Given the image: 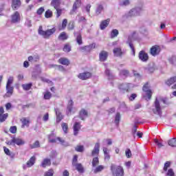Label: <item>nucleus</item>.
<instances>
[{
	"mask_svg": "<svg viewBox=\"0 0 176 176\" xmlns=\"http://www.w3.org/2000/svg\"><path fill=\"white\" fill-rule=\"evenodd\" d=\"M14 80V78L13 76H10L8 79L6 86V93L4 95V97H6V98H9V97H12V96H13V91L14 90V87H13L12 85Z\"/></svg>",
	"mask_w": 176,
	"mask_h": 176,
	"instance_id": "1",
	"label": "nucleus"
},
{
	"mask_svg": "<svg viewBox=\"0 0 176 176\" xmlns=\"http://www.w3.org/2000/svg\"><path fill=\"white\" fill-rule=\"evenodd\" d=\"M54 32H56L55 28H53L52 29H48L45 31L43 30V29L42 28V26H40L38 28V35H41V36L45 38V39H49V38H50V36H52V35H53Z\"/></svg>",
	"mask_w": 176,
	"mask_h": 176,
	"instance_id": "2",
	"label": "nucleus"
},
{
	"mask_svg": "<svg viewBox=\"0 0 176 176\" xmlns=\"http://www.w3.org/2000/svg\"><path fill=\"white\" fill-rule=\"evenodd\" d=\"M12 140L6 142L7 145H11L14 146V145H17L18 146H21V145H24L25 144V141L20 138H16L14 135L11 137Z\"/></svg>",
	"mask_w": 176,
	"mask_h": 176,
	"instance_id": "3",
	"label": "nucleus"
},
{
	"mask_svg": "<svg viewBox=\"0 0 176 176\" xmlns=\"http://www.w3.org/2000/svg\"><path fill=\"white\" fill-rule=\"evenodd\" d=\"M111 170L114 176H123L124 174V171L123 170V168L121 166H117L116 165L112 164L111 166Z\"/></svg>",
	"mask_w": 176,
	"mask_h": 176,
	"instance_id": "4",
	"label": "nucleus"
},
{
	"mask_svg": "<svg viewBox=\"0 0 176 176\" xmlns=\"http://www.w3.org/2000/svg\"><path fill=\"white\" fill-rule=\"evenodd\" d=\"M151 86L149 83L146 82L142 88L143 91H144L145 95L144 96V98H146V101H149L151 98H152V91L150 89Z\"/></svg>",
	"mask_w": 176,
	"mask_h": 176,
	"instance_id": "5",
	"label": "nucleus"
},
{
	"mask_svg": "<svg viewBox=\"0 0 176 176\" xmlns=\"http://www.w3.org/2000/svg\"><path fill=\"white\" fill-rule=\"evenodd\" d=\"M153 107L154 109H153V113H155V115H158L162 117V107L160 106V102H159V100H157V98H155Z\"/></svg>",
	"mask_w": 176,
	"mask_h": 176,
	"instance_id": "6",
	"label": "nucleus"
},
{
	"mask_svg": "<svg viewBox=\"0 0 176 176\" xmlns=\"http://www.w3.org/2000/svg\"><path fill=\"white\" fill-rule=\"evenodd\" d=\"M133 87H134V85L131 83H122L118 86V89L122 93L130 91V90L133 89Z\"/></svg>",
	"mask_w": 176,
	"mask_h": 176,
	"instance_id": "7",
	"label": "nucleus"
},
{
	"mask_svg": "<svg viewBox=\"0 0 176 176\" xmlns=\"http://www.w3.org/2000/svg\"><path fill=\"white\" fill-rule=\"evenodd\" d=\"M142 10H143L142 7H136L135 8H133L129 12L128 16L129 17L140 16V14H141V13L142 12Z\"/></svg>",
	"mask_w": 176,
	"mask_h": 176,
	"instance_id": "8",
	"label": "nucleus"
},
{
	"mask_svg": "<svg viewBox=\"0 0 176 176\" xmlns=\"http://www.w3.org/2000/svg\"><path fill=\"white\" fill-rule=\"evenodd\" d=\"M160 47L157 45H153L150 49V54L153 57H156V56H159L161 52Z\"/></svg>",
	"mask_w": 176,
	"mask_h": 176,
	"instance_id": "9",
	"label": "nucleus"
},
{
	"mask_svg": "<svg viewBox=\"0 0 176 176\" xmlns=\"http://www.w3.org/2000/svg\"><path fill=\"white\" fill-rule=\"evenodd\" d=\"M138 58L142 63H146L149 60V56L144 50H142L138 54Z\"/></svg>",
	"mask_w": 176,
	"mask_h": 176,
	"instance_id": "10",
	"label": "nucleus"
},
{
	"mask_svg": "<svg viewBox=\"0 0 176 176\" xmlns=\"http://www.w3.org/2000/svg\"><path fill=\"white\" fill-rule=\"evenodd\" d=\"M126 43L131 50L132 56H133V57L135 56V48H134V45H133V36H129Z\"/></svg>",
	"mask_w": 176,
	"mask_h": 176,
	"instance_id": "11",
	"label": "nucleus"
},
{
	"mask_svg": "<svg viewBox=\"0 0 176 176\" xmlns=\"http://www.w3.org/2000/svg\"><path fill=\"white\" fill-rule=\"evenodd\" d=\"M20 13L19 12H15L12 15H11V23L13 24H16V23H20Z\"/></svg>",
	"mask_w": 176,
	"mask_h": 176,
	"instance_id": "12",
	"label": "nucleus"
},
{
	"mask_svg": "<svg viewBox=\"0 0 176 176\" xmlns=\"http://www.w3.org/2000/svg\"><path fill=\"white\" fill-rule=\"evenodd\" d=\"M78 78L79 79H81V80H86L87 79H89V78H91V73L89 72H85L83 73H80L78 75Z\"/></svg>",
	"mask_w": 176,
	"mask_h": 176,
	"instance_id": "13",
	"label": "nucleus"
},
{
	"mask_svg": "<svg viewBox=\"0 0 176 176\" xmlns=\"http://www.w3.org/2000/svg\"><path fill=\"white\" fill-rule=\"evenodd\" d=\"M98 155H100V143L97 142L91 151V156H98Z\"/></svg>",
	"mask_w": 176,
	"mask_h": 176,
	"instance_id": "14",
	"label": "nucleus"
},
{
	"mask_svg": "<svg viewBox=\"0 0 176 176\" xmlns=\"http://www.w3.org/2000/svg\"><path fill=\"white\" fill-rule=\"evenodd\" d=\"M53 137V134H51L48 137L49 142H51V144H54L57 142V141H60L62 145H64V142H65L64 140L61 139V138H52Z\"/></svg>",
	"mask_w": 176,
	"mask_h": 176,
	"instance_id": "15",
	"label": "nucleus"
},
{
	"mask_svg": "<svg viewBox=\"0 0 176 176\" xmlns=\"http://www.w3.org/2000/svg\"><path fill=\"white\" fill-rule=\"evenodd\" d=\"M74 108V101L72 100H69L67 109H66V113L68 116L71 115V112H72V109Z\"/></svg>",
	"mask_w": 176,
	"mask_h": 176,
	"instance_id": "16",
	"label": "nucleus"
},
{
	"mask_svg": "<svg viewBox=\"0 0 176 176\" xmlns=\"http://www.w3.org/2000/svg\"><path fill=\"white\" fill-rule=\"evenodd\" d=\"M82 3V0H76L74 3L73 4L72 10L71 11V13H74L76 10H78L79 8H80V5Z\"/></svg>",
	"mask_w": 176,
	"mask_h": 176,
	"instance_id": "17",
	"label": "nucleus"
},
{
	"mask_svg": "<svg viewBox=\"0 0 176 176\" xmlns=\"http://www.w3.org/2000/svg\"><path fill=\"white\" fill-rule=\"evenodd\" d=\"M88 115L89 113L87 112V110L85 109H82L79 112V118L81 120H85V119L87 118Z\"/></svg>",
	"mask_w": 176,
	"mask_h": 176,
	"instance_id": "18",
	"label": "nucleus"
},
{
	"mask_svg": "<svg viewBox=\"0 0 176 176\" xmlns=\"http://www.w3.org/2000/svg\"><path fill=\"white\" fill-rule=\"evenodd\" d=\"M91 49H96V43H92L89 45L80 47V50H82V52H90Z\"/></svg>",
	"mask_w": 176,
	"mask_h": 176,
	"instance_id": "19",
	"label": "nucleus"
},
{
	"mask_svg": "<svg viewBox=\"0 0 176 176\" xmlns=\"http://www.w3.org/2000/svg\"><path fill=\"white\" fill-rule=\"evenodd\" d=\"M21 5V1H20V0H12V8L14 10H17Z\"/></svg>",
	"mask_w": 176,
	"mask_h": 176,
	"instance_id": "20",
	"label": "nucleus"
},
{
	"mask_svg": "<svg viewBox=\"0 0 176 176\" xmlns=\"http://www.w3.org/2000/svg\"><path fill=\"white\" fill-rule=\"evenodd\" d=\"M99 58L100 61H107V58H108V52L102 51L99 54Z\"/></svg>",
	"mask_w": 176,
	"mask_h": 176,
	"instance_id": "21",
	"label": "nucleus"
},
{
	"mask_svg": "<svg viewBox=\"0 0 176 176\" xmlns=\"http://www.w3.org/2000/svg\"><path fill=\"white\" fill-rule=\"evenodd\" d=\"M80 122H76L74 125V135H78L79 130H80Z\"/></svg>",
	"mask_w": 176,
	"mask_h": 176,
	"instance_id": "22",
	"label": "nucleus"
},
{
	"mask_svg": "<svg viewBox=\"0 0 176 176\" xmlns=\"http://www.w3.org/2000/svg\"><path fill=\"white\" fill-rule=\"evenodd\" d=\"M109 21H111V19H107L106 20L102 21L100 23V30H105L107 27L109 25Z\"/></svg>",
	"mask_w": 176,
	"mask_h": 176,
	"instance_id": "23",
	"label": "nucleus"
},
{
	"mask_svg": "<svg viewBox=\"0 0 176 176\" xmlns=\"http://www.w3.org/2000/svg\"><path fill=\"white\" fill-rule=\"evenodd\" d=\"M113 53L116 57H120V56L123 54V52H122V48L120 47L114 48Z\"/></svg>",
	"mask_w": 176,
	"mask_h": 176,
	"instance_id": "24",
	"label": "nucleus"
},
{
	"mask_svg": "<svg viewBox=\"0 0 176 176\" xmlns=\"http://www.w3.org/2000/svg\"><path fill=\"white\" fill-rule=\"evenodd\" d=\"M52 164V161L50 159L45 158L41 162V167H43L45 168L47 166H50Z\"/></svg>",
	"mask_w": 176,
	"mask_h": 176,
	"instance_id": "25",
	"label": "nucleus"
},
{
	"mask_svg": "<svg viewBox=\"0 0 176 176\" xmlns=\"http://www.w3.org/2000/svg\"><path fill=\"white\" fill-rule=\"evenodd\" d=\"M60 5H61V0H52L51 2V6H53L54 9L60 8Z\"/></svg>",
	"mask_w": 176,
	"mask_h": 176,
	"instance_id": "26",
	"label": "nucleus"
},
{
	"mask_svg": "<svg viewBox=\"0 0 176 176\" xmlns=\"http://www.w3.org/2000/svg\"><path fill=\"white\" fill-rule=\"evenodd\" d=\"M105 74L107 75L109 80H112L115 78V76L113 75V74H112V72H111V70H109V69L108 68H106Z\"/></svg>",
	"mask_w": 176,
	"mask_h": 176,
	"instance_id": "27",
	"label": "nucleus"
},
{
	"mask_svg": "<svg viewBox=\"0 0 176 176\" xmlns=\"http://www.w3.org/2000/svg\"><path fill=\"white\" fill-rule=\"evenodd\" d=\"M58 63L62 65H69V60L67 58H60L58 59Z\"/></svg>",
	"mask_w": 176,
	"mask_h": 176,
	"instance_id": "28",
	"label": "nucleus"
},
{
	"mask_svg": "<svg viewBox=\"0 0 176 176\" xmlns=\"http://www.w3.org/2000/svg\"><path fill=\"white\" fill-rule=\"evenodd\" d=\"M103 152L104 160H109V159H111V155H109V150H108V148L106 147H103Z\"/></svg>",
	"mask_w": 176,
	"mask_h": 176,
	"instance_id": "29",
	"label": "nucleus"
},
{
	"mask_svg": "<svg viewBox=\"0 0 176 176\" xmlns=\"http://www.w3.org/2000/svg\"><path fill=\"white\" fill-rule=\"evenodd\" d=\"M74 167H76V169L78 173H80L81 174L85 173V169L83 168V166H82V164H76V165H73Z\"/></svg>",
	"mask_w": 176,
	"mask_h": 176,
	"instance_id": "30",
	"label": "nucleus"
},
{
	"mask_svg": "<svg viewBox=\"0 0 176 176\" xmlns=\"http://www.w3.org/2000/svg\"><path fill=\"white\" fill-rule=\"evenodd\" d=\"M102 10H104V6L102 4H98L96 9V14L98 16L102 13Z\"/></svg>",
	"mask_w": 176,
	"mask_h": 176,
	"instance_id": "31",
	"label": "nucleus"
},
{
	"mask_svg": "<svg viewBox=\"0 0 176 176\" xmlns=\"http://www.w3.org/2000/svg\"><path fill=\"white\" fill-rule=\"evenodd\" d=\"M55 112L56 115V123H60V120H63V115L58 112V109H55Z\"/></svg>",
	"mask_w": 176,
	"mask_h": 176,
	"instance_id": "32",
	"label": "nucleus"
},
{
	"mask_svg": "<svg viewBox=\"0 0 176 176\" xmlns=\"http://www.w3.org/2000/svg\"><path fill=\"white\" fill-rule=\"evenodd\" d=\"M58 39L59 41H67V39H68V36L67 35V33H65V32H63L60 34Z\"/></svg>",
	"mask_w": 176,
	"mask_h": 176,
	"instance_id": "33",
	"label": "nucleus"
},
{
	"mask_svg": "<svg viewBox=\"0 0 176 176\" xmlns=\"http://www.w3.org/2000/svg\"><path fill=\"white\" fill-rule=\"evenodd\" d=\"M35 164V156H32L27 162V166L28 168L32 167Z\"/></svg>",
	"mask_w": 176,
	"mask_h": 176,
	"instance_id": "34",
	"label": "nucleus"
},
{
	"mask_svg": "<svg viewBox=\"0 0 176 176\" xmlns=\"http://www.w3.org/2000/svg\"><path fill=\"white\" fill-rule=\"evenodd\" d=\"M120 76L122 78H127L129 76V70L122 69L120 72Z\"/></svg>",
	"mask_w": 176,
	"mask_h": 176,
	"instance_id": "35",
	"label": "nucleus"
},
{
	"mask_svg": "<svg viewBox=\"0 0 176 176\" xmlns=\"http://www.w3.org/2000/svg\"><path fill=\"white\" fill-rule=\"evenodd\" d=\"M176 82V76L170 78L169 80L166 81V85L168 86H171V85H173V83H175Z\"/></svg>",
	"mask_w": 176,
	"mask_h": 176,
	"instance_id": "36",
	"label": "nucleus"
},
{
	"mask_svg": "<svg viewBox=\"0 0 176 176\" xmlns=\"http://www.w3.org/2000/svg\"><path fill=\"white\" fill-rule=\"evenodd\" d=\"M104 168H105V166H102V165H99L98 166H97L94 170V173L95 174H97V173H101V171H102V170H104Z\"/></svg>",
	"mask_w": 176,
	"mask_h": 176,
	"instance_id": "37",
	"label": "nucleus"
},
{
	"mask_svg": "<svg viewBox=\"0 0 176 176\" xmlns=\"http://www.w3.org/2000/svg\"><path fill=\"white\" fill-rule=\"evenodd\" d=\"M76 40L78 45H82V43H83V42L82 41V35L80 33L76 34Z\"/></svg>",
	"mask_w": 176,
	"mask_h": 176,
	"instance_id": "38",
	"label": "nucleus"
},
{
	"mask_svg": "<svg viewBox=\"0 0 176 176\" xmlns=\"http://www.w3.org/2000/svg\"><path fill=\"white\" fill-rule=\"evenodd\" d=\"M100 164V160H98V157H95L92 160V166L96 167Z\"/></svg>",
	"mask_w": 176,
	"mask_h": 176,
	"instance_id": "39",
	"label": "nucleus"
},
{
	"mask_svg": "<svg viewBox=\"0 0 176 176\" xmlns=\"http://www.w3.org/2000/svg\"><path fill=\"white\" fill-rule=\"evenodd\" d=\"M168 145L172 147H176V138L170 139L168 142Z\"/></svg>",
	"mask_w": 176,
	"mask_h": 176,
	"instance_id": "40",
	"label": "nucleus"
},
{
	"mask_svg": "<svg viewBox=\"0 0 176 176\" xmlns=\"http://www.w3.org/2000/svg\"><path fill=\"white\" fill-rule=\"evenodd\" d=\"M29 126H30V121L24 118L22 120V126H21L22 129H24L25 126L28 127Z\"/></svg>",
	"mask_w": 176,
	"mask_h": 176,
	"instance_id": "41",
	"label": "nucleus"
},
{
	"mask_svg": "<svg viewBox=\"0 0 176 176\" xmlns=\"http://www.w3.org/2000/svg\"><path fill=\"white\" fill-rule=\"evenodd\" d=\"M120 122V113H117L115 117V124L116 126H119Z\"/></svg>",
	"mask_w": 176,
	"mask_h": 176,
	"instance_id": "42",
	"label": "nucleus"
},
{
	"mask_svg": "<svg viewBox=\"0 0 176 176\" xmlns=\"http://www.w3.org/2000/svg\"><path fill=\"white\" fill-rule=\"evenodd\" d=\"M119 35V31L116 29H113L111 33V38H116Z\"/></svg>",
	"mask_w": 176,
	"mask_h": 176,
	"instance_id": "43",
	"label": "nucleus"
},
{
	"mask_svg": "<svg viewBox=\"0 0 176 176\" xmlns=\"http://www.w3.org/2000/svg\"><path fill=\"white\" fill-rule=\"evenodd\" d=\"M8 113L0 114V123H3L6 119H8Z\"/></svg>",
	"mask_w": 176,
	"mask_h": 176,
	"instance_id": "44",
	"label": "nucleus"
},
{
	"mask_svg": "<svg viewBox=\"0 0 176 176\" xmlns=\"http://www.w3.org/2000/svg\"><path fill=\"white\" fill-rule=\"evenodd\" d=\"M53 16V12L50 10H47L45 13V17L46 19H50V17Z\"/></svg>",
	"mask_w": 176,
	"mask_h": 176,
	"instance_id": "45",
	"label": "nucleus"
},
{
	"mask_svg": "<svg viewBox=\"0 0 176 176\" xmlns=\"http://www.w3.org/2000/svg\"><path fill=\"white\" fill-rule=\"evenodd\" d=\"M23 90L28 91L32 87V83L25 84L22 85Z\"/></svg>",
	"mask_w": 176,
	"mask_h": 176,
	"instance_id": "46",
	"label": "nucleus"
},
{
	"mask_svg": "<svg viewBox=\"0 0 176 176\" xmlns=\"http://www.w3.org/2000/svg\"><path fill=\"white\" fill-rule=\"evenodd\" d=\"M41 144H39V141H36L33 144H30L31 149H35V148H39Z\"/></svg>",
	"mask_w": 176,
	"mask_h": 176,
	"instance_id": "47",
	"label": "nucleus"
},
{
	"mask_svg": "<svg viewBox=\"0 0 176 176\" xmlns=\"http://www.w3.org/2000/svg\"><path fill=\"white\" fill-rule=\"evenodd\" d=\"M169 63L173 65H176V56H173L169 58Z\"/></svg>",
	"mask_w": 176,
	"mask_h": 176,
	"instance_id": "48",
	"label": "nucleus"
},
{
	"mask_svg": "<svg viewBox=\"0 0 176 176\" xmlns=\"http://www.w3.org/2000/svg\"><path fill=\"white\" fill-rule=\"evenodd\" d=\"M54 174V170L53 169H50L48 171L45 172L44 176H53Z\"/></svg>",
	"mask_w": 176,
	"mask_h": 176,
	"instance_id": "49",
	"label": "nucleus"
},
{
	"mask_svg": "<svg viewBox=\"0 0 176 176\" xmlns=\"http://www.w3.org/2000/svg\"><path fill=\"white\" fill-rule=\"evenodd\" d=\"M138 126L135 125V124H133V126L132 128V131H131V133H132V135L133 137L135 138V134L137 133V129H138Z\"/></svg>",
	"mask_w": 176,
	"mask_h": 176,
	"instance_id": "50",
	"label": "nucleus"
},
{
	"mask_svg": "<svg viewBox=\"0 0 176 176\" xmlns=\"http://www.w3.org/2000/svg\"><path fill=\"white\" fill-rule=\"evenodd\" d=\"M52 98V93L47 91L44 94V99L45 100H50Z\"/></svg>",
	"mask_w": 176,
	"mask_h": 176,
	"instance_id": "51",
	"label": "nucleus"
},
{
	"mask_svg": "<svg viewBox=\"0 0 176 176\" xmlns=\"http://www.w3.org/2000/svg\"><path fill=\"white\" fill-rule=\"evenodd\" d=\"M10 133L12 134H16L17 133V126H12L10 128Z\"/></svg>",
	"mask_w": 176,
	"mask_h": 176,
	"instance_id": "52",
	"label": "nucleus"
},
{
	"mask_svg": "<svg viewBox=\"0 0 176 176\" xmlns=\"http://www.w3.org/2000/svg\"><path fill=\"white\" fill-rule=\"evenodd\" d=\"M70 50H71V46H69V45H68V44L65 45V46L63 47V52L69 53Z\"/></svg>",
	"mask_w": 176,
	"mask_h": 176,
	"instance_id": "53",
	"label": "nucleus"
},
{
	"mask_svg": "<svg viewBox=\"0 0 176 176\" xmlns=\"http://www.w3.org/2000/svg\"><path fill=\"white\" fill-rule=\"evenodd\" d=\"M59 7H57L56 8H55V10H56V17L58 18L60 17V16H61L62 13H63V10L58 8Z\"/></svg>",
	"mask_w": 176,
	"mask_h": 176,
	"instance_id": "54",
	"label": "nucleus"
},
{
	"mask_svg": "<svg viewBox=\"0 0 176 176\" xmlns=\"http://www.w3.org/2000/svg\"><path fill=\"white\" fill-rule=\"evenodd\" d=\"M85 149V147L83 146H77L75 148V151H76V152H83Z\"/></svg>",
	"mask_w": 176,
	"mask_h": 176,
	"instance_id": "55",
	"label": "nucleus"
},
{
	"mask_svg": "<svg viewBox=\"0 0 176 176\" xmlns=\"http://www.w3.org/2000/svg\"><path fill=\"white\" fill-rule=\"evenodd\" d=\"M62 128H63V131H64V133H65V134H67V130H68V125L66 124V123H63L62 124Z\"/></svg>",
	"mask_w": 176,
	"mask_h": 176,
	"instance_id": "56",
	"label": "nucleus"
},
{
	"mask_svg": "<svg viewBox=\"0 0 176 176\" xmlns=\"http://www.w3.org/2000/svg\"><path fill=\"white\" fill-rule=\"evenodd\" d=\"M125 155L128 159L131 157V150H130V148H127L125 151Z\"/></svg>",
	"mask_w": 176,
	"mask_h": 176,
	"instance_id": "57",
	"label": "nucleus"
},
{
	"mask_svg": "<svg viewBox=\"0 0 176 176\" xmlns=\"http://www.w3.org/2000/svg\"><path fill=\"white\" fill-rule=\"evenodd\" d=\"M67 23H68V20H67V19H65L63 20V22H62L63 30H65V28H66Z\"/></svg>",
	"mask_w": 176,
	"mask_h": 176,
	"instance_id": "58",
	"label": "nucleus"
},
{
	"mask_svg": "<svg viewBox=\"0 0 176 176\" xmlns=\"http://www.w3.org/2000/svg\"><path fill=\"white\" fill-rule=\"evenodd\" d=\"M78 164V155H74L72 160V166Z\"/></svg>",
	"mask_w": 176,
	"mask_h": 176,
	"instance_id": "59",
	"label": "nucleus"
},
{
	"mask_svg": "<svg viewBox=\"0 0 176 176\" xmlns=\"http://www.w3.org/2000/svg\"><path fill=\"white\" fill-rule=\"evenodd\" d=\"M44 12H45V8L43 7H41L37 10V14L41 16V14H42V13H43Z\"/></svg>",
	"mask_w": 176,
	"mask_h": 176,
	"instance_id": "60",
	"label": "nucleus"
},
{
	"mask_svg": "<svg viewBox=\"0 0 176 176\" xmlns=\"http://www.w3.org/2000/svg\"><path fill=\"white\" fill-rule=\"evenodd\" d=\"M3 149L6 155H7L8 156H12V153H10V150H9V148L3 147Z\"/></svg>",
	"mask_w": 176,
	"mask_h": 176,
	"instance_id": "61",
	"label": "nucleus"
},
{
	"mask_svg": "<svg viewBox=\"0 0 176 176\" xmlns=\"http://www.w3.org/2000/svg\"><path fill=\"white\" fill-rule=\"evenodd\" d=\"M166 175H168V176H174L175 175L174 170H173L172 168L168 169V170L166 173Z\"/></svg>",
	"mask_w": 176,
	"mask_h": 176,
	"instance_id": "62",
	"label": "nucleus"
},
{
	"mask_svg": "<svg viewBox=\"0 0 176 176\" xmlns=\"http://www.w3.org/2000/svg\"><path fill=\"white\" fill-rule=\"evenodd\" d=\"M78 23H83V24H85V23H86V18L85 16H80L78 19Z\"/></svg>",
	"mask_w": 176,
	"mask_h": 176,
	"instance_id": "63",
	"label": "nucleus"
},
{
	"mask_svg": "<svg viewBox=\"0 0 176 176\" xmlns=\"http://www.w3.org/2000/svg\"><path fill=\"white\" fill-rule=\"evenodd\" d=\"M170 162H166L165 164H164V171H167V169L168 168V167H170Z\"/></svg>",
	"mask_w": 176,
	"mask_h": 176,
	"instance_id": "64",
	"label": "nucleus"
}]
</instances>
